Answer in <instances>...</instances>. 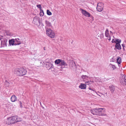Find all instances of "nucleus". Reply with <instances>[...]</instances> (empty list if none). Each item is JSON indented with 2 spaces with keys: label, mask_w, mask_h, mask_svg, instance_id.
<instances>
[{
  "label": "nucleus",
  "mask_w": 126,
  "mask_h": 126,
  "mask_svg": "<svg viewBox=\"0 0 126 126\" xmlns=\"http://www.w3.org/2000/svg\"><path fill=\"white\" fill-rule=\"evenodd\" d=\"M27 71L25 69L21 68L15 69L14 73L17 75L22 76L25 75L27 73Z\"/></svg>",
  "instance_id": "nucleus-1"
},
{
  "label": "nucleus",
  "mask_w": 126,
  "mask_h": 126,
  "mask_svg": "<svg viewBox=\"0 0 126 126\" xmlns=\"http://www.w3.org/2000/svg\"><path fill=\"white\" fill-rule=\"evenodd\" d=\"M46 33L47 35L51 38H54L55 35L54 32L51 29H47L46 30Z\"/></svg>",
  "instance_id": "nucleus-2"
},
{
  "label": "nucleus",
  "mask_w": 126,
  "mask_h": 126,
  "mask_svg": "<svg viewBox=\"0 0 126 126\" xmlns=\"http://www.w3.org/2000/svg\"><path fill=\"white\" fill-rule=\"evenodd\" d=\"M15 118H14V116L8 118L6 121V124L9 125L11 124H14L15 123Z\"/></svg>",
  "instance_id": "nucleus-3"
},
{
  "label": "nucleus",
  "mask_w": 126,
  "mask_h": 126,
  "mask_svg": "<svg viewBox=\"0 0 126 126\" xmlns=\"http://www.w3.org/2000/svg\"><path fill=\"white\" fill-rule=\"evenodd\" d=\"M46 67L48 70H51V71H54V68L53 64L51 63L47 62L46 64Z\"/></svg>",
  "instance_id": "nucleus-4"
},
{
  "label": "nucleus",
  "mask_w": 126,
  "mask_h": 126,
  "mask_svg": "<svg viewBox=\"0 0 126 126\" xmlns=\"http://www.w3.org/2000/svg\"><path fill=\"white\" fill-rule=\"evenodd\" d=\"M99 110L100 108L94 109L91 110V112L93 115L100 116Z\"/></svg>",
  "instance_id": "nucleus-5"
},
{
  "label": "nucleus",
  "mask_w": 126,
  "mask_h": 126,
  "mask_svg": "<svg viewBox=\"0 0 126 126\" xmlns=\"http://www.w3.org/2000/svg\"><path fill=\"white\" fill-rule=\"evenodd\" d=\"M104 4L102 3H98L97 5L96 9L99 12L102 11L103 10Z\"/></svg>",
  "instance_id": "nucleus-6"
},
{
  "label": "nucleus",
  "mask_w": 126,
  "mask_h": 126,
  "mask_svg": "<svg viewBox=\"0 0 126 126\" xmlns=\"http://www.w3.org/2000/svg\"><path fill=\"white\" fill-rule=\"evenodd\" d=\"M45 23L46 24L45 28L46 30L47 29H50V28L52 27L51 24V23L47 20L45 21Z\"/></svg>",
  "instance_id": "nucleus-7"
},
{
  "label": "nucleus",
  "mask_w": 126,
  "mask_h": 126,
  "mask_svg": "<svg viewBox=\"0 0 126 126\" xmlns=\"http://www.w3.org/2000/svg\"><path fill=\"white\" fill-rule=\"evenodd\" d=\"M39 19L38 17H34L33 21V23L37 25L39 24L40 22Z\"/></svg>",
  "instance_id": "nucleus-8"
},
{
  "label": "nucleus",
  "mask_w": 126,
  "mask_h": 126,
  "mask_svg": "<svg viewBox=\"0 0 126 126\" xmlns=\"http://www.w3.org/2000/svg\"><path fill=\"white\" fill-rule=\"evenodd\" d=\"M82 13L85 16L87 17L90 16V14L85 10L81 9Z\"/></svg>",
  "instance_id": "nucleus-9"
},
{
  "label": "nucleus",
  "mask_w": 126,
  "mask_h": 126,
  "mask_svg": "<svg viewBox=\"0 0 126 126\" xmlns=\"http://www.w3.org/2000/svg\"><path fill=\"white\" fill-rule=\"evenodd\" d=\"M122 77L123 79L120 80L121 83L124 85H126V76L124 75Z\"/></svg>",
  "instance_id": "nucleus-10"
},
{
  "label": "nucleus",
  "mask_w": 126,
  "mask_h": 126,
  "mask_svg": "<svg viewBox=\"0 0 126 126\" xmlns=\"http://www.w3.org/2000/svg\"><path fill=\"white\" fill-rule=\"evenodd\" d=\"M7 40H3L1 41V47H3L7 46Z\"/></svg>",
  "instance_id": "nucleus-11"
},
{
  "label": "nucleus",
  "mask_w": 126,
  "mask_h": 126,
  "mask_svg": "<svg viewBox=\"0 0 126 126\" xmlns=\"http://www.w3.org/2000/svg\"><path fill=\"white\" fill-rule=\"evenodd\" d=\"M67 64L63 60H62L59 66H61L60 68L62 69L64 68L66 66H67Z\"/></svg>",
  "instance_id": "nucleus-12"
},
{
  "label": "nucleus",
  "mask_w": 126,
  "mask_h": 126,
  "mask_svg": "<svg viewBox=\"0 0 126 126\" xmlns=\"http://www.w3.org/2000/svg\"><path fill=\"white\" fill-rule=\"evenodd\" d=\"M100 116H106L107 115L105 113V109L104 108H100Z\"/></svg>",
  "instance_id": "nucleus-13"
},
{
  "label": "nucleus",
  "mask_w": 126,
  "mask_h": 126,
  "mask_svg": "<svg viewBox=\"0 0 126 126\" xmlns=\"http://www.w3.org/2000/svg\"><path fill=\"white\" fill-rule=\"evenodd\" d=\"M69 66L71 68H74L75 66V62L72 60H70L69 61Z\"/></svg>",
  "instance_id": "nucleus-14"
},
{
  "label": "nucleus",
  "mask_w": 126,
  "mask_h": 126,
  "mask_svg": "<svg viewBox=\"0 0 126 126\" xmlns=\"http://www.w3.org/2000/svg\"><path fill=\"white\" fill-rule=\"evenodd\" d=\"M105 36L107 37V39L109 40L111 39V36L109 33L108 30L107 29L105 32Z\"/></svg>",
  "instance_id": "nucleus-15"
},
{
  "label": "nucleus",
  "mask_w": 126,
  "mask_h": 126,
  "mask_svg": "<svg viewBox=\"0 0 126 126\" xmlns=\"http://www.w3.org/2000/svg\"><path fill=\"white\" fill-rule=\"evenodd\" d=\"M79 88L83 89H85L86 88V85L85 84L81 83L79 86Z\"/></svg>",
  "instance_id": "nucleus-16"
},
{
  "label": "nucleus",
  "mask_w": 126,
  "mask_h": 126,
  "mask_svg": "<svg viewBox=\"0 0 126 126\" xmlns=\"http://www.w3.org/2000/svg\"><path fill=\"white\" fill-rule=\"evenodd\" d=\"M11 100L12 102H15L17 100V98L15 95H13L11 97Z\"/></svg>",
  "instance_id": "nucleus-17"
},
{
  "label": "nucleus",
  "mask_w": 126,
  "mask_h": 126,
  "mask_svg": "<svg viewBox=\"0 0 126 126\" xmlns=\"http://www.w3.org/2000/svg\"><path fill=\"white\" fill-rule=\"evenodd\" d=\"M14 118H15V122L16 123L21 121L22 120V119L21 118L19 117L16 116H14Z\"/></svg>",
  "instance_id": "nucleus-18"
},
{
  "label": "nucleus",
  "mask_w": 126,
  "mask_h": 126,
  "mask_svg": "<svg viewBox=\"0 0 126 126\" xmlns=\"http://www.w3.org/2000/svg\"><path fill=\"white\" fill-rule=\"evenodd\" d=\"M9 44L10 45H14V43L16 42V41H14V39H12L11 40H10L9 41Z\"/></svg>",
  "instance_id": "nucleus-19"
},
{
  "label": "nucleus",
  "mask_w": 126,
  "mask_h": 126,
  "mask_svg": "<svg viewBox=\"0 0 126 126\" xmlns=\"http://www.w3.org/2000/svg\"><path fill=\"white\" fill-rule=\"evenodd\" d=\"M81 78L83 80L85 81V80H88L89 78V77L86 75H82L81 76Z\"/></svg>",
  "instance_id": "nucleus-20"
},
{
  "label": "nucleus",
  "mask_w": 126,
  "mask_h": 126,
  "mask_svg": "<svg viewBox=\"0 0 126 126\" xmlns=\"http://www.w3.org/2000/svg\"><path fill=\"white\" fill-rule=\"evenodd\" d=\"M61 60H62L60 59L56 60L55 61V64H59V65L61 62Z\"/></svg>",
  "instance_id": "nucleus-21"
},
{
  "label": "nucleus",
  "mask_w": 126,
  "mask_h": 126,
  "mask_svg": "<svg viewBox=\"0 0 126 126\" xmlns=\"http://www.w3.org/2000/svg\"><path fill=\"white\" fill-rule=\"evenodd\" d=\"M115 47L117 49L119 50L121 49V47L119 43H116L115 45Z\"/></svg>",
  "instance_id": "nucleus-22"
},
{
  "label": "nucleus",
  "mask_w": 126,
  "mask_h": 126,
  "mask_svg": "<svg viewBox=\"0 0 126 126\" xmlns=\"http://www.w3.org/2000/svg\"><path fill=\"white\" fill-rule=\"evenodd\" d=\"M94 82L93 81H85V83L86 85V86L87 85H89L92 84V82Z\"/></svg>",
  "instance_id": "nucleus-23"
},
{
  "label": "nucleus",
  "mask_w": 126,
  "mask_h": 126,
  "mask_svg": "<svg viewBox=\"0 0 126 126\" xmlns=\"http://www.w3.org/2000/svg\"><path fill=\"white\" fill-rule=\"evenodd\" d=\"M110 91H111V93L113 94L115 90V88L113 86H112L110 87Z\"/></svg>",
  "instance_id": "nucleus-24"
},
{
  "label": "nucleus",
  "mask_w": 126,
  "mask_h": 126,
  "mask_svg": "<svg viewBox=\"0 0 126 126\" xmlns=\"http://www.w3.org/2000/svg\"><path fill=\"white\" fill-rule=\"evenodd\" d=\"M117 61L118 64H120L121 63V57H118L117 59Z\"/></svg>",
  "instance_id": "nucleus-25"
},
{
  "label": "nucleus",
  "mask_w": 126,
  "mask_h": 126,
  "mask_svg": "<svg viewBox=\"0 0 126 126\" xmlns=\"http://www.w3.org/2000/svg\"><path fill=\"white\" fill-rule=\"evenodd\" d=\"M109 66L113 70H114L116 68L115 65L110 64L109 65Z\"/></svg>",
  "instance_id": "nucleus-26"
},
{
  "label": "nucleus",
  "mask_w": 126,
  "mask_h": 126,
  "mask_svg": "<svg viewBox=\"0 0 126 126\" xmlns=\"http://www.w3.org/2000/svg\"><path fill=\"white\" fill-rule=\"evenodd\" d=\"M5 84L6 86L8 87L9 86L10 83L7 80L5 81Z\"/></svg>",
  "instance_id": "nucleus-27"
},
{
  "label": "nucleus",
  "mask_w": 126,
  "mask_h": 126,
  "mask_svg": "<svg viewBox=\"0 0 126 126\" xmlns=\"http://www.w3.org/2000/svg\"><path fill=\"white\" fill-rule=\"evenodd\" d=\"M41 12H40V15L41 16H43L44 15V13L43 11L42 10H41Z\"/></svg>",
  "instance_id": "nucleus-28"
},
{
  "label": "nucleus",
  "mask_w": 126,
  "mask_h": 126,
  "mask_svg": "<svg viewBox=\"0 0 126 126\" xmlns=\"http://www.w3.org/2000/svg\"><path fill=\"white\" fill-rule=\"evenodd\" d=\"M47 14L48 15L50 16L52 14L48 10H47Z\"/></svg>",
  "instance_id": "nucleus-29"
},
{
  "label": "nucleus",
  "mask_w": 126,
  "mask_h": 126,
  "mask_svg": "<svg viewBox=\"0 0 126 126\" xmlns=\"http://www.w3.org/2000/svg\"><path fill=\"white\" fill-rule=\"evenodd\" d=\"M115 43H119V44L121 42V40H119L118 39H116L115 40Z\"/></svg>",
  "instance_id": "nucleus-30"
},
{
  "label": "nucleus",
  "mask_w": 126,
  "mask_h": 126,
  "mask_svg": "<svg viewBox=\"0 0 126 126\" xmlns=\"http://www.w3.org/2000/svg\"><path fill=\"white\" fill-rule=\"evenodd\" d=\"M21 43L20 41H17V43H16V42L15 43L14 45H19Z\"/></svg>",
  "instance_id": "nucleus-31"
},
{
  "label": "nucleus",
  "mask_w": 126,
  "mask_h": 126,
  "mask_svg": "<svg viewBox=\"0 0 126 126\" xmlns=\"http://www.w3.org/2000/svg\"><path fill=\"white\" fill-rule=\"evenodd\" d=\"M37 7L40 9V10H41L42 7L41 6L40 4L37 5Z\"/></svg>",
  "instance_id": "nucleus-32"
},
{
  "label": "nucleus",
  "mask_w": 126,
  "mask_h": 126,
  "mask_svg": "<svg viewBox=\"0 0 126 126\" xmlns=\"http://www.w3.org/2000/svg\"><path fill=\"white\" fill-rule=\"evenodd\" d=\"M115 40L114 39H112V43H115Z\"/></svg>",
  "instance_id": "nucleus-33"
},
{
  "label": "nucleus",
  "mask_w": 126,
  "mask_h": 126,
  "mask_svg": "<svg viewBox=\"0 0 126 126\" xmlns=\"http://www.w3.org/2000/svg\"><path fill=\"white\" fill-rule=\"evenodd\" d=\"M14 41H16V42H17V41H18L16 39H15V40H14Z\"/></svg>",
  "instance_id": "nucleus-34"
},
{
  "label": "nucleus",
  "mask_w": 126,
  "mask_h": 126,
  "mask_svg": "<svg viewBox=\"0 0 126 126\" xmlns=\"http://www.w3.org/2000/svg\"><path fill=\"white\" fill-rule=\"evenodd\" d=\"M89 90H92V91H94V90H92V89L90 87V88H89Z\"/></svg>",
  "instance_id": "nucleus-35"
},
{
  "label": "nucleus",
  "mask_w": 126,
  "mask_h": 126,
  "mask_svg": "<svg viewBox=\"0 0 126 126\" xmlns=\"http://www.w3.org/2000/svg\"><path fill=\"white\" fill-rule=\"evenodd\" d=\"M20 105H21L22 103L20 101Z\"/></svg>",
  "instance_id": "nucleus-36"
},
{
  "label": "nucleus",
  "mask_w": 126,
  "mask_h": 126,
  "mask_svg": "<svg viewBox=\"0 0 126 126\" xmlns=\"http://www.w3.org/2000/svg\"><path fill=\"white\" fill-rule=\"evenodd\" d=\"M20 106L21 107H22V105H20Z\"/></svg>",
  "instance_id": "nucleus-37"
},
{
  "label": "nucleus",
  "mask_w": 126,
  "mask_h": 126,
  "mask_svg": "<svg viewBox=\"0 0 126 126\" xmlns=\"http://www.w3.org/2000/svg\"><path fill=\"white\" fill-rule=\"evenodd\" d=\"M110 32L111 33H112V32L111 31H110Z\"/></svg>",
  "instance_id": "nucleus-38"
},
{
  "label": "nucleus",
  "mask_w": 126,
  "mask_h": 126,
  "mask_svg": "<svg viewBox=\"0 0 126 126\" xmlns=\"http://www.w3.org/2000/svg\"><path fill=\"white\" fill-rule=\"evenodd\" d=\"M44 50H45V47L44 48Z\"/></svg>",
  "instance_id": "nucleus-39"
},
{
  "label": "nucleus",
  "mask_w": 126,
  "mask_h": 126,
  "mask_svg": "<svg viewBox=\"0 0 126 126\" xmlns=\"http://www.w3.org/2000/svg\"><path fill=\"white\" fill-rule=\"evenodd\" d=\"M18 39V40H19V39Z\"/></svg>",
  "instance_id": "nucleus-40"
}]
</instances>
